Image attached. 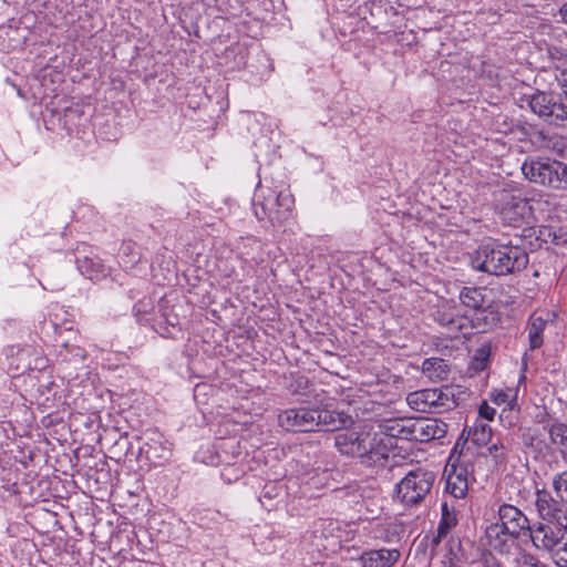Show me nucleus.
I'll return each mask as SVG.
<instances>
[{
    "mask_svg": "<svg viewBox=\"0 0 567 567\" xmlns=\"http://www.w3.org/2000/svg\"><path fill=\"white\" fill-rule=\"evenodd\" d=\"M99 268H103V265H97ZM100 272H103V269L99 270Z\"/></svg>",
    "mask_w": 567,
    "mask_h": 567,
    "instance_id": "37",
    "label": "nucleus"
},
{
    "mask_svg": "<svg viewBox=\"0 0 567 567\" xmlns=\"http://www.w3.org/2000/svg\"><path fill=\"white\" fill-rule=\"evenodd\" d=\"M316 431H338L352 423V419L343 412L316 409Z\"/></svg>",
    "mask_w": 567,
    "mask_h": 567,
    "instance_id": "15",
    "label": "nucleus"
},
{
    "mask_svg": "<svg viewBox=\"0 0 567 567\" xmlns=\"http://www.w3.org/2000/svg\"><path fill=\"white\" fill-rule=\"evenodd\" d=\"M478 413H480V416L487 420V421H492L495 416V409H493L492 406H489L487 404V402H483L480 406V410H478Z\"/></svg>",
    "mask_w": 567,
    "mask_h": 567,
    "instance_id": "30",
    "label": "nucleus"
},
{
    "mask_svg": "<svg viewBox=\"0 0 567 567\" xmlns=\"http://www.w3.org/2000/svg\"><path fill=\"white\" fill-rule=\"evenodd\" d=\"M422 371L429 379L433 381H443L447 379L450 368L444 359L430 358L424 360L422 364Z\"/></svg>",
    "mask_w": 567,
    "mask_h": 567,
    "instance_id": "19",
    "label": "nucleus"
},
{
    "mask_svg": "<svg viewBox=\"0 0 567 567\" xmlns=\"http://www.w3.org/2000/svg\"><path fill=\"white\" fill-rule=\"evenodd\" d=\"M454 396V390L450 386L423 389L409 393L406 402L411 409L417 412L441 413L451 410L457 404Z\"/></svg>",
    "mask_w": 567,
    "mask_h": 567,
    "instance_id": "6",
    "label": "nucleus"
},
{
    "mask_svg": "<svg viewBox=\"0 0 567 567\" xmlns=\"http://www.w3.org/2000/svg\"><path fill=\"white\" fill-rule=\"evenodd\" d=\"M436 320L451 332L461 331L463 328V318L454 317L452 315L437 312Z\"/></svg>",
    "mask_w": 567,
    "mask_h": 567,
    "instance_id": "26",
    "label": "nucleus"
},
{
    "mask_svg": "<svg viewBox=\"0 0 567 567\" xmlns=\"http://www.w3.org/2000/svg\"><path fill=\"white\" fill-rule=\"evenodd\" d=\"M465 432H466V429L463 431L462 436H461V437L458 439V441L456 442L454 450L462 449L461 440H462V437L464 436Z\"/></svg>",
    "mask_w": 567,
    "mask_h": 567,
    "instance_id": "35",
    "label": "nucleus"
},
{
    "mask_svg": "<svg viewBox=\"0 0 567 567\" xmlns=\"http://www.w3.org/2000/svg\"><path fill=\"white\" fill-rule=\"evenodd\" d=\"M405 422H413L412 420H395L392 425L388 427L391 436H398L403 439L401 435H398V431L402 429V424Z\"/></svg>",
    "mask_w": 567,
    "mask_h": 567,
    "instance_id": "31",
    "label": "nucleus"
},
{
    "mask_svg": "<svg viewBox=\"0 0 567 567\" xmlns=\"http://www.w3.org/2000/svg\"><path fill=\"white\" fill-rule=\"evenodd\" d=\"M551 486L554 494L547 489L536 492V511L542 519L567 527V471L554 475Z\"/></svg>",
    "mask_w": 567,
    "mask_h": 567,
    "instance_id": "4",
    "label": "nucleus"
},
{
    "mask_svg": "<svg viewBox=\"0 0 567 567\" xmlns=\"http://www.w3.org/2000/svg\"><path fill=\"white\" fill-rule=\"evenodd\" d=\"M549 439L553 444L567 450V425L564 423H554L549 427ZM561 455L565 460L567 458L566 451H561Z\"/></svg>",
    "mask_w": 567,
    "mask_h": 567,
    "instance_id": "23",
    "label": "nucleus"
},
{
    "mask_svg": "<svg viewBox=\"0 0 567 567\" xmlns=\"http://www.w3.org/2000/svg\"><path fill=\"white\" fill-rule=\"evenodd\" d=\"M279 425L291 432H312L317 429L316 409H288L278 415Z\"/></svg>",
    "mask_w": 567,
    "mask_h": 567,
    "instance_id": "11",
    "label": "nucleus"
},
{
    "mask_svg": "<svg viewBox=\"0 0 567 567\" xmlns=\"http://www.w3.org/2000/svg\"><path fill=\"white\" fill-rule=\"evenodd\" d=\"M498 320V313L487 303L474 311L471 322L478 332H485L496 326Z\"/></svg>",
    "mask_w": 567,
    "mask_h": 567,
    "instance_id": "18",
    "label": "nucleus"
},
{
    "mask_svg": "<svg viewBox=\"0 0 567 567\" xmlns=\"http://www.w3.org/2000/svg\"><path fill=\"white\" fill-rule=\"evenodd\" d=\"M524 176L532 183L553 189L567 188V165L549 157L525 161L522 165Z\"/></svg>",
    "mask_w": 567,
    "mask_h": 567,
    "instance_id": "5",
    "label": "nucleus"
},
{
    "mask_svg": "<svg viewBox=\"0 0 567 567\" xmlns=\"http://www.w3.org/2000/svg\"><path fill=\"white\" fill-rule=\"evenodd\" d=\"M498 519L501 526L512 534L514 537L527 535L530 523L527 516L516 506L503 503L498 506Z\"/></svg>",
    "mask_w": 567,
    "mask_h": 567,
    "instance_id": "12",
    "label": "nucleus"
},
{
    "mask_svg": "<svg viewBox=\"0 0 567 567\" xmlns=\"http://www.w3.org/2000/svg\"><path fill=\"white\" fill-rule=\"evenodd\" d=\"M499 202V214L505 223L514 227L520 226L522 223L530 215L532 207L529 202L519 196L506 192H502Z\"/></svg>",
    "mask_w": 567,
    "mask_h": 567,
    "instance_id": "10",
    "label": "nucleus"
},
{
    "mask_svg": "<svg viewBox=\"0 0 567 567\" xmlns=\"http://www.w3.org/2000/svg\"><path fill=\"white\" fill-rule=\"evenodd\" d=\"M472 265L480 271L505 276L525 269L528 265V254L514 245L485 244L476 250Z\"/></svg>",
    "mask_w": 567,
    "mask_h": 567,
    "instance_id": "1",
    "label": "nucleus"
},
{
    "mask_svg": "<svg viewBox=\"0 0 567 567\" xmlns=\"http://www.w3.org/2000/svg\"><path fill=\"white\" fill-rule=\"evenodd\" d=\"M446 432L447 424L439 419H417L403 423L398 435L409 441L427 442L444 437Z\"/></svg>",
    "mask_w": 567,
    "mask_h": 567,
    "instance_id": "9",
    "label": "nucleus"
},
{
    "mask_svg": "<svg viewBox=\"0 0 567 567\" xmlns=\"http://www.w3.org/2000/svg\"><path fill=\"white\" fill-rule=\"evenodd\" d=\"M460 300L463 306L473 311L488 303L485 298L484 289L482 288L464 287L460 293Z\"/></svg>",
    "mask_w": 567,
    "mask_h": 567,
    "instance_id": "20",
    "label": "nucleus"
},
{
    "mask_svg": "<svg viewBox=\"0 0 567 567\" xmlns=\"http://www.w3.org/2000/svg\"><path fill=\"white\" fill-rule=\"evenodd\" d=\"M505 447L502 443H494L488 447L489 455L494 458L495 463L505 461Z\"/></svg>",
    "mask_w": 567,
    "mask_h": 567,
    "instance_id": "29",
    "label": "nucleus"
},
{
    "mask_svg": "<svg viewBox=\"0 0 567 567\" xmlns=\"http://www.w3.org/2000/svg\"><path fill=\"white\" fill-rule=\"evenodd\" d=\"M529 106L538 116L558 126L567 124V95L539 92L530 96Z\"/></svg>",
    "mask_w": 567,
    "mask_h": 567,
    "instance_id": "8",
    "label": "nucleus"
},
{
    "mask_svg": "<svg viewBox=\"0 0 567 567\" xmlns=\"http://www.w3.org/2000/svg\"><path fill=\"white\" fill-rule=\"evenodd\" d=\"M556 80L563 89L564 94L567 95V69L560 70L558 74H556Z\"/></svg>",
    "mask_w": 567,
    "mask_h": 567,
    "instance_id": "32",
    "label": "nucleus"
},
{
    "mask_svg": "<svg viewBox=\"0 0 567 567\" xmlns=\"http://www.w3.org/2000/svg\"><path fill=\"white\" fill-rule=\"evenodd\" d=\"M84 264H91V265H93L92 260H84Z\"/></svg>",
    "mask_w": 567,
    "mask_h": 567,
    "instance_id": "36",
    "label": "nucleus"
},
{
    "mask_svg": "<svg viewBox=\"0 0 567 567\" xmlns=\"http://www.w3.org/2000/svg\"><path fill=\"white\" fill-rule=\"evenodd\" d=\"M539 238L545 243H553L559 245L563 243L561 237L556 234L550 227H543L539 230Z\"/></svg>",
    "mask_w": 567,
    "mask_h": 567,
    "instance_id": "28",
    "label": "nucleus"
},
{
    "mask_svg": "<svg viewBox=\"0 0 567 567\" xmlns=\"http://www.w3.org/2000/svg\"><path fill=\"white\" fill-rule=\"evenodd\" d=\"M434 481L433 472L421 468L411 471L396 484V496L405 505L419 504L430 493Z\"/></svg>",
    "mask_w": 567,
    "mask_h": 567,
    "instance_id": "7",
    "label": "nucleus"
},
{
    "mask_svg": "<svg viewBox=\"0 0 567 567\" xmlns=\"http://www.w3.org/2000/svg\"><path fill=\"white\" fill-rule=\"evenodd\" d=\"M400 557L396 549L370 550L361 556L363 567H391Z\"/></svg>",
    "mask_w": 567,
    "mask_h": 567,
    "instance_id": "17",
    "label": "nucleus"
},
{
    "mask_svg": "<svg viewBox=\"0 0 567 567\" xmlns=\"http://www.w3.org/2000/svg\"><path fill=\"white\" fill-rule=\"evenodd\" d=\"M546 326V321L540 318L532 317L527 327L529 349H538L543 344V332Z\"/></svg>",
    "mask_w": 567,
    "mask_h": 567,
    "instance_id": "22",
    "label": "nucleus"
},
{
    "mask_svg": "<svg viewBox=\"0 0 567 567\" xmlns=\"http://www.w3.org/2000/svg\"><path fill=\"white\" fill-rule=\"evenodd\" d=\"M465 433H467V435L463 445L471 440L473 444L482 446L486 445L492 439V429L483 421H476L474 426L468 427Z\"/></svg>",
    "mask_w": 567,
    "mask_h": 567,
    "instance_id": "21",
    "label": "nucleus"
},
{
    "mask_svg": "<svg viewBox=\"0 0 567 567\" xmlns=\"http://www.w3.org/2000/svg\"><path fill=\"white\" fill-rule=\"evenodd\" d=\"M556 17L560 18V20L567 24V2L559 8Z\"/></svg>",
    "mask_w": 567,
    "mask_h": 567,
    "instance_id": "33",
    "label": "nucleus"
},
{
    "mask_svg": "<svg viewBox=\"0 0 567 567\" xmlns=\"http://www.w3.org/2000/svg\"><path fill=\"white\" fill-rule=\"evenodd\" d=\"M526 536L536 549L547 553L557 567H567V527L543 519L530 524Z\"/></svg>",
    "mask_w": 567,
    "mask_h": 567,
    "instance_id": "3",
    "label": "nucleus"
},
{
    "mask_svg": "<svg viewBox=\"0 0 567 567\" xmlns=\"http://www.w3.org/2000/svg\"><path fill=\"white\" fill-rule=\"evenodd\" d=\"M336 449L346 456L359 457L365 466L386 465L389 451L382 439L369 431H343L334 435Z\"/></svg>",
    "mask_w": 567,
    "mask_h": 567,
    "instance_id": "2",
    "label": "nucleus"
},
{
    "mask_svg": "<svg viewBox=\"0 0 567 567\" xmlns=\"http://www.w3.org/2000/svg\"><path fill=\"white\" fill-rule=\"evenodd\" d=\"M446 491L456 498H463L468 489V472L464 466L451 465L445 470Z\"/></svg>",
    "mask_w": 567,
    "mask_h": 567,
    "instance_id": "16",
    "label": "nucleus"
},
{
    "mask_svg": "<svg viewBox=\"0 0 567 567\" xmlns=\"http://www.w3.org/2000/svg\"><path fill=\"white\" fill-rule=\"evenodd\" d=\"M456 525V518L453 514L449 512L447 505H442V519L437 527V537L435 543H437L441 538L445 537L450 529Z\"/></svg>",
    "mask_w": 567,
    "mask_h": 567,
    "instance_id": "24",
    "label": "nucleus"
},
{
    "mask_svg": "<svg viewBox=\"0 0 567 567\" xmlns=\"http://www.w3.org/2000/svg\"><path fill=\"white\" fill-rule=\"evenodd\" d=\"M254 212L259 220L269 219L271 223L282 221L280 208L278 206L277 192L268 189L261 200L254 203Z\"/></svg>",
    "mask_w": 567,
    "mask_h": 567,
    "instance_id": "14",
    "label": "nucleus"
},
{
    "mask_svg": "<svg viewBox=\"0 0 567 567\" xmlns=\"http://www.w3.org/2000/svg\"><path fill=\"white\" fill-rule=\"evenodd\" d=\"M485 537L487 545L501 555H508L515 545V540L519 538L514 537L498 523H492L486 527Z\"/></svg>",
    "mask_w": 567,
    "mask_h": 567,
    "instance_id": "13",
    "label": "nucleus"
},
{
    "mask_svg": "<svg viewBox=\"0 0 567 567\" xmlns=\"http://www.w3.org/2000/svg\"><path fill=\"white\" fill-rule=\"evenodd\" d=\"M278 206L280 208L282 220L287 218V214L292 209L295 199L290 192L284 190L277 193Z\"/></svg>",
    "mask_w": 567,
    "mask_h": 567,
    "instance_id": "27",
    "label": "nucleus"
},
{
    "mask_svg": "<svg viewBox=\"0 0 567 567\" xmlns=\"http://www.w3.org/2000/svg\"><path fill=\"white\" fill-rule=\"evenodd\" d=\"M507 398H508L507 393L501 392L495 396L494 402L497 404H501V403L506 402Z\"/></svg>",
    "mask_w": 567,
    "mask_h": 567,
    "instance_id": "34",
    "label": "nucleus"
},
{
    "mask_svg": "<svg viewBox=\"0 0 567 567\" xmlns=\"http://www.w3.org/2000/svg\"><path fill=\"white\" fill-rule=\"evenodd\" d=\"M514 567H548L533 553L520 549L515 557Z\"/></svg>",
    "mask_w": 567,
    "mask_h": 567,
    "instance_id": "25",
    "label": "nucleus"
},
{
    "mask_svg": "<svg viewBox=\"0 0 567 567\" xmlns=\"http://www.w3.org/2000/svg\"><path fill=\"white\" fill-rule=\"evenodd\" d=\"M450 567H452V566H450Z\"/></svg>",
    "mask_w": 567,
    "mask_h": 567,
    "instance_id": "38",
    "label": "nucleus"
}]
</instances>
